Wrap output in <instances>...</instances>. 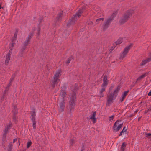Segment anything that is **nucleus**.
Wrapping results in <instances>:
<instances>
[{"label":"nucleus","mask_w":151,"mask_h":151,"mask_svg":"<svg viewBox=\"0 0 151 151\" xmlns=\"http://www.w3.org/2000/svg\"><path fill=\"white\" fill-rule=\"evenodd\" d=\"M18 32V31L17 30H16L15 33L14 34V40H16V38L17 36V33Z\"/></svg>","instance_id":"36"},{"label":"nucleus","mask_w":151,"mask_h":151,"mask_svg":"<svg viewBox=\"0 0 151 151\" xmlns=\"http://www.w3.org/2000/svg\"><path fill=\"white\" fill-rule=\"evenodd\" d=\"M73 56H71L70 57L68 58L66 61L65 62L66 65H68L70 63V61L73 59Z\"/></svg>","instance_id":"20"},{"label":"nucleus","mask_w":151,"mask_h":151,"mask_svg":"<svg viewBox=\"0 0 151 151\" xmlns=\"http://www.w3.org/2000/svg\"><path fill=\"white\" fill-rule=\"evenodd\" d=\"M145 60V61H146V62H147V63L148 62H149L148 61V60H147V59H146V60Z\"/></svg>","instance_id":"60"},{"label":"nucleus","mask_w":151,"mask_h":151,"mask_svg":"<svg viewBox=\"0 0 151 151\" xmlns=\"http://www.w3.org/2000/svg\"><path fill=\"white\" fill-rule=\"evenodd\" d=\"M115 16L113 14L111 16L106 19L103 26L102 30L103 31H106L109 27L111 22L114 20Z\"/></svg>","instance_id":"5"},{"label":"nucleus","mask_w":151,"mask_h":151,"mask_svg":"<svg viewBox=\"0 0 151 151\" xmlns=\"http://www.w3.org/2000/svg\"><path fill=\"white\" fill-rule=\"evenodd\" d=\"M117 45L118 44L116 42H114L113 46V47H114V49L116 47Z\"/></svg>","instance_id":"44"},{"label":"nucleus","mask_w":151,"mask_h":151,"mask_svg":"<svg viewBox=\"0 0 151 151\" xmlns=\"http://www.w3.org/2000/svg\"><path fill=\"white\" fill-rule=\"evenodd\" d=\"M111 119H111L109 118V121H111Z\"/></svg>","instance_id":"62"},{"label":"nucleus","mask_w":151,"mask_h":151,"mask_svg":"<svg viewBox=\"0 0 151 151\" xmlns=\"http://www.w3.org/2000/svg\"><path fill=\"white\" fill-rule=\"evenodd\" d=\"M60 94L61 97H62V99L64 100V98L65 97L66 92L65 90H61L60 93Z\"/></svg>","instance_id":"19"},{"label":"nucleus","mask_w":151,"mask_h":151,"mask_svg":"<svg viewBox=\"0 0 151 151\" xmlns=\"http://www.w3.org/2000/svg\"><path fill=\"white\" fill-rule=\"evenodd\" d=\"M148 95L149 96H151V91L149 92L148 93Z\"/></svg>","instance_id":"51"},{"label":"nucleus","mask_w":151,"mask_h":151,"mask_svg":"<svg viewBox=\"0 0 151 151\" xmlns=\"http://www.w3.org/2000/svg\"><path fill=\"white\" fill-rule=\"evenodd\" d=\"M122 98L120 99V101L121 102H122L125 99V97L124 96H122Z\"/></svg>","instance_id":"41"},{"label":"nucleus","mask_w":151,"mask_h":151,"mask_svg":"<svg viewBox=\"0 0 151 151\" xmlns=\"http://www.w3.org/2000/svg\"><path fill=\"white\" fill-rule=\"evenodd\" d=\"M107 87V86L103 85H101L102 88H101V90L100 91V92L102 93L105 90L106 88Z\"/></svg>","instance_id":"27"},{"label":"nucleus","mask_w":151,"mask_h":151,"mask_svg":"<svg viewBox=\"0 0 151 151\" xmlns=\"http://www.w3.org/2000/svg\"><path fill=\"white\" fill-rule=\"evenodd\" d=\"M92 112H93V114H92V115L91 116L90 119L92 120L93 121V123H95L96 121V119L95 117V116L96 115V112L95 111Z\"/></svg>","instance_id":"15"},{"label":"nucleus","mask_w":151,"mask_h":151,"mask_svg":"<svg viewBox=\"0 0 151 151\" xmlns=\"http://www.w3.org/2000/svg\"><path fill=\"white\" fill-rule=\"evenodd\" d=\"M32 144V142L31 141H29L27 144V148H29Z\"/></svg>","instance_id":"30"},{"label":"nucleus","mask_w":151,"mask_h":151,"mask_svg":"<svg viewBox=\"0 0 151 151\" xmlns=\"http://www.w3.org/2000/svg\"><path fill=\"white\" fill-rule=\"evenodd\" d=\"M36 116V112L35 109H33L31 113L30 118L32 121L35 120V116Z\"/></svg>","instance_id":"13"},{"label":"nucleus","mask_w":151,"mask_h":151,"mask_svg":"<svg viewBox=\"0 0 151 151\" xmlns=\"http://www.w3.org/2000/svg\"><path fill=\"white\" fill-rule=\"evenodd\" d=\"M141 79H142V78H141L140 77H139L137 78L136 83L137 81H139Z\"/></svg>","instance_id":"48"},{"label":"nucleus","mask_w":151,"mask_h":151,"mask_svg":"<svg viewBox=\"0 0 151 151\" xmlns=\"http://www.w3.org/2000/svg\"><path fill=\"white\" fill-rule=\"evenodd\" d=\"M129 92V90H127L124 91L123 93H122V96H123L125 97H126V96L127 95Z\"/></svg>","instance_id":"28"},{"label":"nucleus","mask_w":151,"mask_h":151,"mask_svg":"<svg viewBox=\"0 0 151 151\" xmlns=\"http://www.w3.org/2000/svg\"><path fill=\"white\" fill-rule=\"evenodd\" d=\"M12 49L11 48L10 49V50H9V52H11V54H12Z\"/></svg>","instance_id":"58"},{"label":"nucleus","mask_w":151,"mask_h":151,"mask_svg":"<svg viewBox=\"0 0 151 151\" xmlns=\"http://www.w3.org/2000/svg\"><path fill=\"white\" fill-rule=\"evenodd\" d=\"M70 143L71 144V145H73L75 143V142L74 139H72L70 140Z\"/></svg>","instance_id":"40"},{"label":"nucleus","mask_w":151,"mask_h":151,"mask_svg":"<svg viewBox=\"0 0 151 151\" xmlns=\"http://www.w3.org/2000/svg\"><path fill=\"white\" fill-rule=\"evenodd\" d=\"M104 96V95L103 94V93H101L100 92V97H103Z\"/></svg>","instance_id":"47"},{"label":"nucleus","mask_w":151,"mask_h":151,"mask_svg":"<svg viewBox=\"0 0 151 151\" xmlns=\"http://www.w3.org/2000/svg\"><path fill=\"white\" fill-rule=\"evenodd\" d=\"M122 39H119L117 40V41L116 42L118 44H120L122 43Z\"/></svg>","instance_id":"34"},{"label":"nucleus","mask_w":151,"mask_h":151,"mask_svg":"<svg viewBox=\"0 0 151 151\" xmlns=\"http://www.w3.org/2000/svg\"><path fill=\"white\" fill-rule=\"evenodd\" d=\"M16 40H14V37L13 38V39L12 40V42H14Z\"/></svg>","instance_id":"53"},{"label":"nucleus","mask_w":151,"mask_h":151,"mask_svg":"<svg viewBox=\"0 0 151 151\" xmlns=\"http://www.w3.org/2000/svg\"><path fill=\"white\" fill-rule=\"evenodd\" d=\"M59 81V80L54 79L52 83L51 84V88L52 89H53L55 88V85L57 84Z\"/></svg>","instance_id":"16"},{"label":"nucleus","mask_w":151,"mask_h":151,"mask_svg":"<svg viewBox=\"0 0 151 151\" xmlns=\"http://www.w3.org/2000/svg\"><path fill=\"white\" fill-rule=\"evenodd\" d=\"M147 110L148 111V113H150L151 111V107H150L148 108L147 109Z\"/></svg>","instance_id":"45"},{"label":"nucleus","mask_w":151,"mask_h":151,"mask_svg":"<svg viewBox=\"0 0 151 151\" xmlns=\"http://www.w3.org/2000/svg\"><path fill=\"white\" fill-rule=\"evenodd\" d=\"M11 55L10 52H9L6 55L5 61V64L6 65H7L9 63V61L10 60Z\"/></svg>","instance_id":"11"},{"label":"nucleus","mask_w":151,"mask_h":151,"mask_svg":"<svg viewBox=\"0 0 151 151\" xmlns=\"http://www.w3.org/2000/svg\"><path fill=\"white\" fill-rule=\"evenodd\" d=\"M88 24H89V25H91V24H92V22H91V21Z\"/></svg>","instance_id":"56"},{"label":"nucleus","mask_w":151,"mask_h":151,"mask_svg":"<svg viewBox=\"0 0 151 151\" xmlns=\"http://www.w3.org/2000/svg\"><path fill=\"white\" fill-rule=\"evenodd\" d=\"M120 89V87L119 86H117L116 88L114 90L113 93H111L110 95L113 97L114 99L116 97L117 95V94L119 91V90Z\"/></svg>","instance_id":"10"},{"label":"nucleus","mask_w":151,"mask_h":151,"mask_svg":"<svg viewBox=\"0 0 151 151\" xmlns=\"http://www.w3.org/2000/svg\"><path fill=\"white\" fill-rule=\"evenodd\" d=\"M1 8V5H0V9Z\"/></svg>","instance_id":"63"},{"label":"nucleus","mask_w":151,"mask_h":151,"mask_svg":"<svg viewBox=\"0 0 151 151\" xmlns=\"http://www.w3.org/2000/svg\"><path fill=\"white\" fill-rule=\"evenodd\" d=\"M17 141V139L16 138L14 139L13 140V142L14 143L15 142Z\"/></svg>","instance_id":"52"},{"label":"nucleus","mask_w":151,"mask_h":151,"mask_svg":"<svg viewBox=\"0 0 151 151\" xmlns=\"http://www.w3.org/2000/svg\"><path fill=\"white\" fill-rule=\"evenodd\" d=\"M33 122V128L34 129H36V122L35 120H34V121H32Z\"/></svg>","instance_id":"31"},{"label":"nucleus","mask_w":151,"mask_h":151,"mask_svg":"<svg viewBox=\"0 0 151 151\" xmlns=\"http://www.w3.org/2000/svg\"><path fill=\"white\" fill-rule=\"evenodd\" d=\"M40 28H38V30H37V31H38V35H39V33H40Z\"/></svg>","instance_id":"50"},{"label":"nucleus","mask_w":151,"mask_h":151,"mask_svg":"<svg viewBox=\"0 0 151 151\" xmlns=\"http://www.w3.org/2000/svg\"><path fill=\"white\" fill-rule=\"evenodd\" d=\"M17 73L16 72L14 73V74H12V75L10 79V83H11L14 80V78L16 76V75Z\"/></svg>","instance_id":"24"},{"label":"nucleus","mask_w":151,"mask_h":151,"mask_svg":"<svg viewBox=\"0 0 151 151\" xmlns=\"http://www.w3.org/2000/svg\"><path fill=\"white\" fill-rule=\"evenodd\" d=\"M112 49H111L112 50H113V49H114V47H113H113H112Z\"/></svg>","instance_id":"64"},{"label":"nucleus","mask_w":151,"mask_h":151,"mask_svg":"<svg viewBox=\"0 0 151 151\" xmlns=\"http://www.w3.org/2000/svg\"><path fill=\"white\" fill-rule=\"evenodd\" d=\"M84 146H83L82 147V148H81V151H83L84 150Z\"/></svg>","instance_id":"54"},{"label":"nucleus","mask_w":151,"mask_h":151,"mask_svg":"<svg viewBox=\"0 0 151 151\" xmlns=\"http://www.w3.org/2000/svg\"><path fill=\"white\" fill-rule=\"evenodd\" d=\"M147 73H145L144 74L142 75H141L140 77L142 79L144 78L146 76H147Z\"/></svg>","instance_id":"35"},{"label":"nucleus","mask_w":151,"mask_h":151,"mask_svg":"<svg viewBox=\"0 0 151 151\" xmlns=\"http://www.w3.org/2000/svg\"><path fill=\"white\" fill-rule=\"evenodd\" d=\"M60 72L59 71H57L55 73V75L54 76V79H56L57 80H58L59 81V74H60Z\"/></svg>","instance_id":"18"},{"label":"nucleus","mask_w":151,"mask_h":151,"mask_svg":"<svg viewBox=\"0 0 151 151\" xmlns=\"http://www.w3.org/2000/svg\"><path fill=\"white\" fill-rule=\"evenodd\" d=\"M113 99L110 98L108 96L107 97V100L106 103V105L109 106L110 104L113 103Z\"/></svg>","instance_id":"17"},{"label":"nucleus","mask_w":151,"mask_h":151,"mask_svg":"<svg viewBox=\"0 0 151 151\" xmlns=\"http://www.w3.org/2000/svg\"><path fill=\"white\" fill-rule=\"evenodd\" d=\"M133 45V44L131 43L129 45L125 48L123 51L122 54L120 56V59H123L125 57L130 49L132 47Z\"/></svg>","instance_id":"7"},{"label":"nucleus","mask_w":151,"mask_h":151,"mask_svg":"<svg viewBox=\"0 0 151 151\" xmlns=\"http://www.w3.org/2000/svg\"><path fill=\"white\" fill-rule=\"evenodd\" d=\"M133 11L128 10L122 15L119 21V22L121 25H122L127 22L133 13Z\"/></svg>","instance_id":"3"},{"label":"nucleus","mask_w":151,"mask_h":151,"mask_svg":"<svg viewBox=\"0 0 151 151\" xmlns=\"http://www.w3.org/2000/svg\"><path fill=\"white\" fill-rule=\"evenodd\" d=\"M145 134L146 135V137L148 138H149V136H151V133H145Z\"/></svg>","instance_id":"43"},{"label":"nucleus","mask_w":151,"mask_h":151,"mask_svg":"<svg viewBox=\"0 0 151 151\" xmlns=\"http://www.w3.org/2000/svg\"><path fill=\"white\" fill-rule=\"evenodd\" d=\"M109 81L107 79V76L106 75H105L103 77V83L102 85L107 86L108 83Z\"/></svg>","instance_id":"14"},{"label":"nucleus","mask_w":151,"mask_h":151,"mask_svg":"<svg viewBox=\"0 0 151 151\" xmlns=\"http://www.w3.org/2000/svg\"><path fill=\"white\" fill-rule=\"evenodd\" d=\"M75 84L76 86L75 87L74 90H73V93L70 96L69 101V113H72L74 111L76 101V93L75 91L77 89V85Z\"/></svg>","instance_id":"1"},{"label":"nucleus","mask_w":151,"mask_h":151,"mask_svg":"<svg viewBox=\"0 0 151 151\" xmlns=\"http://www.w3.org/2000/svg\"><path fill=\"white\" fill-rule=\"evenodd\" d=\"M33 33H30L27 37L25 42L23 43V46L22 47L20 50V52L19 53V55L22 57H23V54L25 52V50L26 48V47L27 46L30 42V40L33 36Z\"/></svg>","instance_id":"2"},{"label":"nucleus","mask_w":151,"mask_h":151,"mask_svg":"<svg viewBox=\"0 0 151 151\" xmlns=\"http://www.w3.org/2000/svg\"><path fill=\"white\" fill-rule=\"evenodd\" d=\"M12 42V43H11L9 45V47H13L14 46V45H15V44L14 42Z\"/></svg>","instance_id":"42"},{"label":"nucleus","mask_w":151,"mask_h":151,"mask_svg":"<svg viewBox=\"0 0 151 151\" xmlns=\"http://www.w3.org/2000/svg\"><path fill=\"white\" fill-rule=\"evenodd\" d=\"M109 97V98H111V99H113V100L114 99V98L113 97H112L110 95H109V96H108Z\"/></svg>","instance_id":"55"},{"label":"nucleus","mask_w":151,"mask_h":151,"mask_svg":"<svg viewBox=\"0 0 151 151\" xmlns=\"http://www.w3.org/2000/svg\"><path fill=\"white\" fill-rule=\"evenodd\" d=\"M16 115H14H14L13 116V121L15 123H16L17 122V117L16 116Z\"/></svg>","instance_id":"33"},{"label":"nucleus","mask_w":151,"mask_h":151,"mask_svg":"<svg viewBox=\"0 0 151 151\" xmlns=\"http://www.w3.org/2000/svg\"><path fill=\"white\" fill-rule=\"evenodd\" d=\"M127 128L125 126L123 128L122 130L120 132L119 134V136H121L122 135V133H124V132L127 131Z\"/></svg>","instance_id":"25"},{"label":"nucleus","mask_w":151,"mask_h":151,"mask_svg":"<svg viewBox=\"0 0 151 151\" xmlns=\"http://www.w3.org/2000/svg\"><path fill=\"white\" fill-rule=\"evenodd\" d=\"M147 62L145 61V60H143L142 61L141 64V65H145L147 63Z\"/></svg>","instance_id":"38"},{"label":"nucleus","mask_w":151,"mask_h":151,"mask_svg":"<svg viewBox=\"0 0 151 151\" xmlns=\"http://www.w3.org/2000/svg\"><path fill=\"white\" fill-rule=\"evenodd\" d=\"M147 59L148 60V61L149 62L151 61V56L150 57L148 58Z\"/></svg>","instance_id":"49"},{"label":"nucleus","mask_w":151,"mask_h":151,"mask_svg":"<svg viewBox=\"0 0 151 151\" xmlns=\"http://www.w3.org/2000/svg\"><path fill=\"white\" fill-rule=\"evenodd\" d=\"M114 115H113L112 116H110L109 117V118H112V119H113V118H114Z\"/></svg>","instance_id":"57"},{"label":"nucleus","mask_w":151,"mask_h":151,"mask_svg":"<svg viewBox=\"0 0 151 151\" xmlns=\"http://www.w3.org/2000/svg\"><path fill=\"white\" fill-rule=\"evenodd\" d=\"M11 127V124H9V125H7L6 126V128L8 130L10 129Z\"/></svg>","instance_id":"39"},{"label":"nucleus","mask_w":151,"mask_h":151,"mask_svg":"<svg viewBox=\"0 0 151 151\" xmlns=\"http://www.w3.org/2000/svg\"><path fill=\"white\" fill-rule=\"evenodd\" d=\"M10 85L11 83H10V82H9V84L7 85L6 87V89L4 91V96H5L6 92H7L9 90Z\"/></svg>","instance_id":"26"},{"label":"nucleus","mask_w":151,"mask_h":151,"mask_svg":"<svg viewBox=\"0 0 151 151\" xmlns=\"http://www.w3.org/2000/svg\"><path fill=\"white\" fill-rule=\"evenodd\" d=\"M114 87V85H111V86L109 88V90H111Z\"/></svg>","instance_id":"46"},{"label":"nucleus","mask_w":151,"mask_h":151,"mask_svg":"<svg viewBox=\"0 0 151 151\" xmlns=\"http://www.w3.org/2000/svg\"><path fill=\"white\" fill-rule=\"evenodd\" d=\"M148 113V111H147V110H145V113Z\"/></svg>","instance_id":"59"},{"label":"nucleus","mask_w":151,"mask_h":151,"mask_svg":"<svg viewBox=\"0 0 151 151\" xmlns=\"http://www.w3.org/2000/svg\"><path fill=\"white\" fill-rule=\"evenodd\" d=\"M65 100L62 99L59 104L60 108L59 109V111L63 112L64 111V108L65 107Z\"/></svg>","instance_id":"8"},{"label":"nucleus","mask_w":151,"mask_h":151,"mask_svg":"<svg viewBox=\"0 0 151 151\" xmlns=\"http://www.w3.org/2000/svg\"><path fill=\"white\" fill-rule=\"evenodd\" d=\"M63 15V11L60 12L58 14L56 19V21H59L62 20V17Z\"/></svg>","instance_id":"12"},{"label":"nucleus","mask_w":151,"mask_h":151,"mask_svg":"<svg viewBox=\"0 0 151 151\" xmlns=\"http://www.w3.org/2000/svg\"><path fill=\"white\" fill-rule=\"evenodd\" d=\"M70 32L69 31L68 32V34H67V35L68 36L70 34Z\"/></svg>","instance_id":"61"},{"label":"nucleus","mask_w":151,"mask_h":151,"mask_svg":"<svg viewBox=\"0 0 151 151\" xmlns=\"http://www.w3.org/2000/svg\"><path fill=\"white\" fill-rule=\"evenodd\" d=\"M84 10L85 9L83 8L82 9L79 10L75 14L73 15L72 18V19H71L67 23V26H70V25L74 24L77 18L79 17L80 16H81V14Z\"/></svg>","instance_id":"4"},{"label":"nucleus","mask_w":151,"mask_h":151,"mask_svg":"<svg viewBox=\"0 0 151 151\" xmlns=\"http://www.w3.org/2000/svg\"><path fill=\"white\" fill-rule=\"evenodd\" d=\"M104 20V18H99L97 19L96 20V22H97V24H98L99 23V21L101 20L103 21Z\"/></svg>","instance_id":"32"},{"label":"nucleus","mask_w":151,"mask_h":151,"mask_svg":"<svg viewBox=\"0 0 151 151\" xmlns=\"http://www.w3.org/2000/svg\"><path fill=\"white\" fill-rule=\"evenodd\" d=\"M120 89V87L119 86H117L116 88L114 90L113 93H111L110 95L113 97L114 99L116 97L117 95V94L119 91V90Z\"/></svg>","instance_id":"9"},{"label":"nucleus","mask_w":151,"mask_h":151,"mask_svg":"<svg viewBox=\"0 0 151 151\" xmlns=\"http://www.w3.org/2000/svg\"><path fill=\"white\" fill-rule=\"evenodd\" d=\"M8 130L6 128L5 129L4 131V133L3 134V137H6V133H7V132H8Z\"/></svg>","instance_id":"37"},{"label":"nucleus","mask_w":151,"mask_h":151,"mask_svg":"<svg viewBox=\"0 0 151 151\" xmlns=\"http://www.w3.org/2000/svg\"><path fill=\"white\" fill-rule=\"evenodd\" d=\"M12 111L13 112L14 114V115H17L18 113V109L17 108V106L16 105L14 106V107Z\"/></svg>","instance_id":"23"},{"label":"nucleus","mask_w":151,"mask_h":151,"mask_svg":"<svg viewBox=\"0 0 151 151\" xmlns=\"http://www.w3.org/2000/svg\"><path fill=\"white\" fill-rule=\"evenodd\" d=\"M13 146V145L12 143H10L9 144V145H8V151H11L12 149V147Z\"/></svg>","instance_id":"29"},{"label":"nucleus","mask_w":151,"mask_h":151,"mask_svg":"<svg viewBox=\"0 0 151 151\" xmlns=\"http://www.w3.org/2000/svg\"><path fill=\"white\" fill-rule=\"evenodd\" d=\"M119 121L118 120L114 124L112 128L113 132H118L119 131L120 129L122 127L123 123H119Z\"/></svg>","instance_id":"6"},{"label":"nucleus","mask_w":151,"mask_h":151,"mask_svg":"<svg viewBox=\"0 0 151 151\" xmlns=\"http://www.w3.org/2000/svg\"><path fill=\"white\" fill-rule=\"evenodd\" d=\"M126 147V144H125L124 142H123L121 146V147L120 148L121 151H124Z\"/></svg>","instance_id":"21"},{"label":"nucleus","mask_w":151,"mask_h":151,"mask_svg":"<svg viewBox=\"0 0 151 151\" xmlns=\"http://www.w3.org/2000/svg\"><path fill=\"white\" fill-rule=\"evenodd\" d=\"M126 147V144H125L124 142H123L121 146V147L120 148L121 151H124Z\"/></svg>","instance_id":"22"}]
</instances>
